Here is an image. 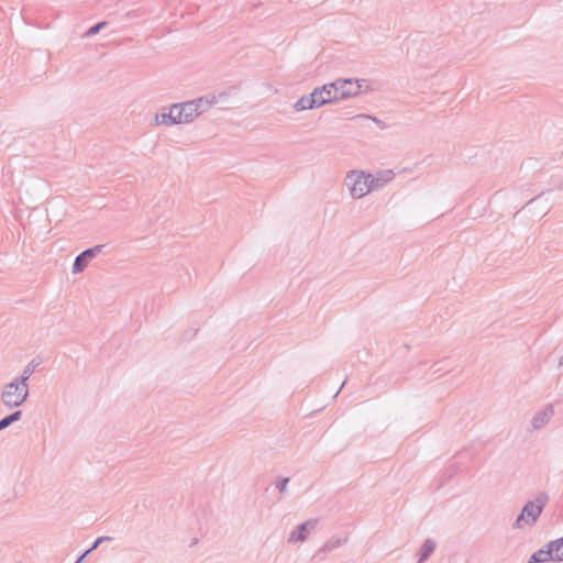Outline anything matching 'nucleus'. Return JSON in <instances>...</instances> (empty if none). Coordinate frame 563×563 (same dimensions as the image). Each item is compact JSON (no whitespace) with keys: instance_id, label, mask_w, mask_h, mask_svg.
<instances>
[{"instance_id":"1","label":"nucleus","mask_w":563,"mask_h":563,"mask_svg":"<svg viewBox=\"0 0 563 563\" xmlns=\"http://www.w3.org/2000/svg\"><path fill=\"white\" fill-rule=\"evenodd\" d=\"M203 100L186 102L183 104H174L169 109H164L162 113L156 114L154 118L155 125H173L183 124L192 121L197 118L205 108Z\"/></svg>"},{"instance_id":"2","label":"nucleus","mask_w":563,"mask_h":563,"mask_svg":"<svg viewBox=\"0 0 563 563\" xmlns=\"http://www.w3.org/2000/svg\"><path fill=\"white\" fill-rule=\"evenodd\" d=\"M393 177L391 172H385L379 177L373 178L371 175H365L363 172H352L347 176V185L353 197L362 198L367 195L372 188L380 185V181L390 180Z\"/></svg>"},{"instance_id":"3","label":"nucleus","mask_w":563,"mask_h":563,"mask_svg":"<svg viewBox=\"0 0 563 563\" xmlns=\"http://www.w3.org/2000/svg\"><path fill=\"white\" fill-rule=\"evenodd\" d=\"M26 379L27 377H23L20 382L5 385L2 393V400L5 406L18 407L26 400L29 395Z\"/></svg>"},{"instance_id":"4","label":"nucleus","mask_w":563,"mask_h":563,"mask_svg":"<svg viewBox=\"0 0 563 563\" xmlns=\"http://www.w3.org/2000/svg\"><path fill=\"white\" fill-rule=\"evenodd\" d=\"M363 82H360L358 80H351V79H341L335 82H333L334 87L336 88V96L339 100L354 97L358 95L362 91Z\"/></svg>"},{"instance_id":"5","label":"nucleus","mask_w":563,"mask_h":563,"mask_svg":"<svg viewBox=\"0 0 563 563\" xmlns=\"http://www.w3.org/2000/svg\"><path fill=\"white\" fill-rule=\"evenodd\" d=\"M544 505V500H538V503H528L521 511L517 523L521 526L522 523H532L540 516L542 508Z\"/></svg>"},{"instance_id":"6","label":"nucleus","mask_w":563,"mask_h":563,"mask_svg":"<svg viewBox=\"0 0 563 563\" xmlns=\"http://www.w3.org/2000/svg\"><path fill=\"white\" fill-rule=\"evenodd\" d=\"M314 97L317 98V104L323 106L328 102H334L338 101L336 96V88L334 87L333 82L329 85H324L321 88H317L313 90Z\"/></svg>"},{"instance_id":"7","label":"nucleus","mask_w":563,"mask_h":563,"mask_svg":"<svg viewBox=\"0 0 563 563\" xmlns=\"http://www.w3.org/2000/svg\"><path fill=\"white\" fill-rule=\"evenodd\" d=\"M101 246H97L95 249L87 250L82 252L75 261L74 263V272H80L82 268L87 265L88 257H91L95 255L96 252H100Z\"/></svg>"},{"instance_id":"8","label":"nucleus","mask_w":563,"mask_h":563,"mask_svg":"<svg viewBox=\"0 0 563 563\" xmlns=\"http://www.w3.org/2000/svg\"><path fill=\"white\" fill-rule=\"evenodd\" d=\"M314 107H320L319 104H317V98L314 97V91H312L309 96H305V97L300 98L295 104V108L298 111L312 109Z\"/></svg>"},{"instance_id":"9","label":"nucleus","mask_w":563,"mask_h":563,"mask_svg":"<svg viewBox=\"0 0 563 563\" xmlns=\"http://www.w3.org/2000/svg\"><path fill=\"white\" fill-rule=\"evenodd\" d=\"M549 548L553 555V561H563V538L556 541L550 542Z\"/></svg>"},{"instance_id":"10","label":"nucleus","mask_w":563,"mask_h":563,"mask_svg":"<svg viewBox=\"0 0 563 563\" xmlns=\"http://www.w3.org/2000/svg\"><path fill=\"white\" fill-rule=\"evenodd\" d=\"M532 559L537 563H544V562L553 561V555H552L550 548L548 547V550H539L538 552H536L532 555Z\"/></svg>"},{"instance_id":"11","label":"nucleus","mask_w":563,"mask_h":563,"mask_svg":"<svg viewBox=\"0 0 563 563\" xmlns=\"http://www.w3.org/2000/svg\"><path fill=\"white\" fill-rule=\"evenodd\" d=\"M21 416V411H16L12 413L9 417H5L4 419L0 420V430L8 427L11 422L18 420Z\"/></svg>"},{"instance_id":"12","label":"nucleus","mask_w":563,"mask_h":563,"mask_svg":"<svg viewBox=\"0 0 563 563\" xmlns=\"http://www.w3.org/2000/svg\"><path fill=\"white\" fill-rule=\"evenodd\" d=\"M434 549V544L431 541H427L421 551H422V560L426 559Z\"/></svg>"},{"instance_id":"13","label":"nucleus","mask_w":563,"mask_h":563,"mask_svg":"<svg viewBox=\"0 0 563 563\" xmlns=\"http://www.w3.org/2000/svg\"><path fill=\"white\" fill-rule=\"evenodd\" d=\"M310 525V522H306L305 525H302L299 529V533L298 536H296L295 533L292 534L291 539L292 540H305V534L303 532L306 531L307 527Z\"/></svg>"},{"instance_id":"14","label":"nucleus","mask_w":563,"mask_h":563,"mask_svg":"<svg viewBox=\"0 0 563 563\" xmlns=\"http://www.w3.org/2000/svg\"><path fill=\"white\" fill-rule=\"evenodd\" d=\"M104 25V23H99L95 26H92L89 31H88V34L91 35V34H95L97 33L102 26Z\"/></svg>"},{"instance_id":"15","label":"nucleus","mask_w":563,"mask_h":563,"mask_svg":"<svg viewBox=\"0 0 563 563\" xmlns=\"http://www.w3.org/2000/svg\"><path fill=\"white\" fill-rule=\"evenodd\" d=\"M101 541H102V538H99V539L95 542V544H93L92 549H96V548H97V545H98Z\"/></svg>"},{"instance_id":"16","label":"nucleus","mask_w":563,"mask_h":563,"mask_svg":"<svg viewBox=\"0 0 563 563\" xmlns=\"http://www.w3.org/2000/svg\"><path fill=\"white\" fill-rule=\"evenodd\" d=\"M285 482H287V479ZM285 485H286V483H284L283 486L280 487L282 490L285 489Z\"/></svg>"},{"instance_id":"17","label":"nucleus","mask_w":563,"mask_h":563,"mask_svg":"<svg viewBox=\"0 0 563 563\" xmlns=\"http://www.w3.org/2000/svg\"><path fill=\"white\" fill-rule=\"evenodd\" d=\"M528 563H537V562H534L533 559L531 558V560Z\"/></svg>"}]
</instances>
